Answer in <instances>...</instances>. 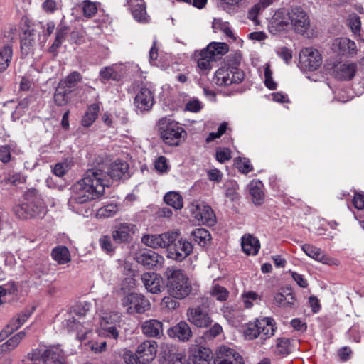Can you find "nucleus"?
Returning <instances> with one entry per match:
<instances>
[{
    "mask_svg": "<svg viewBox=\"0 0 364 364\" xmlns=\"http://www.w3.org/2000/svg\"><path fill=\"white\" fill-rule=\"evenodd\" d=\"M228 50L229 46L225 43H209L198 55V67L203 73H208L212 69V63L220 59Z\"/></svg>",
    "mask_w": 364,
    "mask_h": 364,
    "instance_id": "obj_3",
    "label": "nucleus"
},
{
    "mask_svg": "<svg viewBox=\"0 0 364 364\" xmlns=\"http://www.w3.org/2000/svg\"><path fill=\"white\" fill-rule=\"evenodd\" d=\"M288 10L284 9L277 11L269 22L268 28L271 33L277 35L289 27Z\"/></svg>",
    "mask_w": 364,
    "mask_h": 364,
    "instance_id": "obj_13",
    "label": "nucleus"
},
{
    "mask_svg": "<svg viewBox=\"0 0 364 364\" xmlns=\"http://www.w3.org/2000/svg\"><path fill=\"white\" fill-rule=\"evenodd\" d=\"M82 75L77 71H73L64 79L60 80L58 84L64 87L65 89L72 90V89H73L77 85V83L82 81Z\"/></svg>",
    "mask_w": 364,
    "mask_h": 364,
    "instance_id": "obj_43",
    "label": "nucleus"
},
{
    "mask_svg": "<svg viewBox=\"0 0 364 364\" xmlns=\"http://www.w3.org/2000/svg\"><path fill=\"white\" fill-rule=\"evenodd\" d=\"M300 62L309 70H316L321 64V55L319 52L313 48H306L301 50Z\"/></svg>",
    "mask_w": 364,
    "mask_h": 364,
    "instance_id": "obj_16",
    "label": "nucleus"
},
{
    "mask_svg": "<svg viewBox=\"0 0 364 364\" xmlns=\"http://www.w3.org/2000/svg\"><path fill=\"white\" fill-rule=\"evenodd\" d=\"M260 247L259 242L257 238L252 235H245L242 239V248L247 255L257 254Z\"/></svg>",
    "mask_w": 364,
    "mask_h": 364,
    "instance_id": "obj_36",
    "label": "nucleus"
},
{
    "mask_svg": "<svg viewBox=\"0 0 364 364\" xmlns=\"http://www.w3.org/2000/svg\"><path fill=\"white\" fill-rule=\"evenodd\" d=\"M141 280L148 291L158 294L161 291V277L154 272H146L142 274Z\"/></svg>",
    "mask_w": 364,
    "mask_h": 364,
    "instance_id": "obj_27",
    "label": "nucleus"
},
{
    "mask_svg": "<svg viewBox=\"0 0 364 364\" xmlns=\"http://www.w3.org/2000/svg\"><path fill=\"white\" fill-rule=\"evenodd\" d=\"M301 249L307 256L323 264L328 265L338 264L337 259L327 256L321 248L312 245L305 244L302 245Z\"/></svg>",
    "mask_w": 364,
    "mask_h": 364,
    "instance_id": "obj_19",
    "label": "nucleus"
},
{
    "mask_svg": "<svg viewBox=\"0 0 364 364\" xmlns=\"http://www.w3.org/2000/svg\"><path fill=\"white\" fill-rule=\"evenodd\" d=\"M51 257L58 264H65L71 260L70 251L64 245H58L54 247L51 252Z\"/></svg>",
    "mask_w": 364,
    "mask_h": 364,
    "instance_id": "obj_35",
    "label": "nucleus"
},
{
    "mask_svg": "<svg viewBox=\"0 0 364 364\" xmlns=\"http://www.w3.org/2000/svg\"><path fill=\"white\" fill-rule=\"evenodd\" d=\"M117 211V205L114 204H109L104 207L100 208L97 213L96 215L97 218H110L114 215V214Z\"/></svg>",
    "mask_w": 364,
    "mask_h": 364,
    "instance_id": "obj_50",
    "label": "nucleus"
},
{
    "mask_svg": "<svg viewBox=\"0 0 364 364\" xmlns=\"http://www.w3.org/2000/svg\"><path fill=\"white\" fill-rule=\"evenodd\" d=\"M158 345L154 341H145L136 350V357L139 363H147L152 361L156 355Z\"/></svg>",
    "mask_w": 364,
    "mask_h": 364,
    "instance_id": "obj_14",
    "label": "nucleus"
},
{
    "mask_svg": "<svg viewBox=\"0 0 364 364\" xmlns=\"http://www.w3.org/2000/svg\"><path fill=\"white\" fill-rule=\"evenodd\" d=\"M203 107V103L200 101L198 99H193L186 104L185 110L191 112H198L202 109Z\"/></svg>",
    "mask_w": 364,
    "mask_h": 364,
    "instance_id": "obj_57",
    "label": "nucleus"
},
{
    "mask_svg": "<svg viewBox=\"0 0 364 364\" xmlns=\"http://www.w3.org/2000/svg\"><path fill=\"white\" fill-rule=\"evenodd\" d=\"M104 172L107 176L109 185V178L116 181L127 178L129 176V165L126 161L117 159L109 165L107 172Z\"/></svg>",
    "mask_w": 364,
    "mask_h": 364,
    "instance_id": "obj_17",
    "label": "nucleus"
},
{
    "mask_svg": "<svg viewBox=\"0 0 364 364\" xmlns=\"http://www.w3.org/2000/svg\"><path fill=\"white\" fill-rule=\"evenodd\" d=\"M178 242L179 245L178 246L177 244L173 242L169 243L166 247L167 248V257L168 258L175 259V260H181V251H182V246L181 245V240H178Z\"/></svg>",
    "mask_w": 364,
    "mask_h": 364,
    "instance_id": "obj_48",
    "label": "nucleus"
},
{
    "mask_svg": "<svg viewBox=\"0 0 364 364\" xmlns=\"http://www.w3.org/2000/svg\"><path fill=\"white\" fill-rule=\"evenodd\" d=\"M99 5L100 3L90 0H84L80 3L79 6L82 9L84 16L92 18L97 12Z\"/></svg>",
    "mask_w": 364,
    "mask_h": 364,
    "instance_id": "obj_45",
    "label": "nucleus"
},
{
    "mask_svg": "<svg viewBox=\"0 0 364 364\" xmlns=\"http://www.w3.org/2000/svg\"><path fill=\"white\" fill-rule=\"evenodd\" d=\"M178 299H182V295L178 298H176L172 296L164 297L163 299V303L168 309L173 310L180 306Z\"/></svg>",
    "mask_w": 364,
    "mask_h": 364,
    "instance_id": "obj_60",
    "label": "nucleus"
},
{
    "mask_svg": "<svg viewBox=\"0 0 364 364\" xmlns=\"http://www.w3.org/2000/svg\"><path fill=\"white\" fill-rule=\"evenodd\" d=\"M134 104L141 112L149 111L154 105L153 92L146 87H141L134 98Z\"/></svg>",
    "mask_w": 364,
    "mask_h": 364,
    "instance_id": "obj_23",
    "label": "nucleus"
},
{
    "mask_svg": "<svg viewBox=\"0 0 364 364\" xmlns=\"http://www.w3.org/2000/svg\"><path fill=\"white\" fill-rule=\"evenodd\" d=\"M105 186H108V179L104 171L99 168L88 169L81 179L72 185L68 206L75 209L77 205L100 198L105 193Z\"/></svg>",
    "mask_w": 364,
    "mask_h": 364,
    "instance_id": "obj_1",
    "label": "nucleus"
},
{
    "mask_svg": "<svg viewBox=\"0 0 364 364\" xmlns=\"http://www.w3.org/2000/svg\"><path fill=\"white\" fill-rule=\"evenodd\" d=\"M71 92V90L65 89L60 84H58L53 96L55 104L57 106H64L67 105L70 101L69 95Z\"/></svg>",
    "mask_w": 364,
    "mask_h": 364,
    "instance_id": "obj_40",
    "label": "nucleus"
},
{
    "mask_svg": "<svg viewBox=\"0 0 364 364\" xmlns=\"http://www.w3.org/2000/svg\"><path fill=\"white\" fill-rule=\"evenodd\" d=\"M245 78V73L235 68L221 67L216 70L214 82L220 87H228L240 83Z\"/></svg>",
    "mask_w": 364,
    "mask_h": 364,
    "instance_id": "obj_6",
    "label": "nucleus"
},
{
    "mask_svg": "<svg viewBox=\"0 0 364 364\" xmlns=\"http://www.w3.org/2000/svg\"><path fill=\"white\" fill-rule=\"evenodd\" d=\"M277 329L274 318L262 317L247 323L243 333L246 340L251 341L258 338L257 346L261 347L267 340L274 336Z\"/></svg>",
    "mask_w": 364,
    "mask_h": 364,
    "instance_id": "obj_2",
    "label": "nucleus"
},
{
    "mask_svg": "<svg viewBox=\"0 0 364 364\" xmlns=\"http://www.w3.org/2000/svg\"><path fill=\"white\" fill-rule=\"evenodd\" d=\"M72 167V161L65 159L63 161L55 164L52 167L53 173L60 178L63 177Z\"/></svg>",
    "mask_w": 364,
    "mask_h": 364,
    "instance_id": "obj_47",
    "label": "nucleus"
},
{
    "mask_svg": "<svg viewBox=\"0 0 364 364\" xmlns=\"http://www.w3.org/2000/svg\"><path fill=\"white\" fill-rule=\"evenodd\" d=\"M234 164L242 173L247 174L253 170L250 161L247 158H235Z\"/></svg>",
    "mask_w": 364,
    "mask_h": 364,
    "instance_id": "obj_49",
    "label": "nucleus"
},
{
    "mask_svg": "<svg viewBox=\"0 0 364 364\" xmlns=\"http://www.w3.org/2000/svg\"><path fill=\"white\" fill-rule=\"evenodd\" d=\"M44 364H65L63 352L57 347L46 349L43 358Z\"/></svg>",
    "mask_w": 364,
    "mask_h": 364,
    "instance_id": "obj_33",
    "label": "nucleus"
},
{
    "mask_svg": "<svg viewBox=\"0 0 364 364\" xmlns=\"http://www.w3.org/2000/svg\"><path fill=\"white\" fill-rule=\"evenodd\" d=\"M274 303L279 307L284 309H292L295 307L296 299L291 289H282L281 291L275 294Z\"/></svg>",
    "mask_w": 364,
    "mask_h": 364,
    "instance_id": "obj_25",
    "label": "nucleus"
},
{
    "mask_svg": "<svg viewBox=\"0 0 364 364\" xmlns=\"http://www.w3.org/2000/svg\"><path fill=\"white\" fill-rule=\"evenodd\" d=\"M199 291V284L195 279L183 276V298L189 295H198Z\"/></svg>",
    "mask_w": 364,
    "mask_h": 364,
    "instance_id": "obj_44",
    "label": "nucleus"
},
{
    "mask_svg": "<svg viewBox=\"0 0 364 364\" xmlns=\"http://www.w3.org/2000/svg\"><path fill=\"white\" fill-rule=\"evenodd\" d=\"M86 311L85 310L79 309L78 311L75 310L68 316V318L65 320L64 326H66L70 331H77L82 332V328L86 323L84 321ZM86 332L85 331V333Z\"/></svg>",
    "mask_w": 364,
    "mask_h": 364,
    "instance_id": "obj_26",
    "label": "nucleus"
},
{
    "mask_svg": "<svg viewBox=\"0 0 364 364\" xmlns=\"http://www.w3.org/2000/svg\"><path fill=\"white\" fill-rule=\"evenodd\" d=\"M99 112L100 105L98 104L94 103L90 105L82 119V125L85 127L91 126L97 119Z\"/></svg>",
    "mask_w": 364,
    "mask_h": 364,
    "instance_id": "obj_39",
    "label": "nucleus"
},
{
    "mask_svg": "<svg viewBox=\"0 0 364 364\" xmlns=\"http://www.w3.org/2000/svg\"><path fill=\"white\" fill-rule=\"evenodd\" d=\"M135 225L132 223H121L112 231V236L117 243L127 242L132 239V235L136 232Z\"/></svg>",
    "mask_w": 364,
    "mask_h": 364,
    "instance_id": "obj_22",
    "label": "nucleus"
},
{
    "mask_svg": "<svg viewBox=\"0 0 364 364\" xmlns=\"http://www.w3.org/2000/svg\"><path fill=\"white\" fill-rule=\"evenodd\" d=\"M154 167L157 171L161 173L167 172L168 167L166 157L163 156L158 157L155 160Z\"/></svg>",
    "mask_w": 364,
    "mask_h": 364,
    "instance_id": "obj_59",
    "label": "nucleus"
},
{
    "mask_svg": "<svg viewBox=\"0 0 364 364\" xmlns=\"http://www.w3.org/2000/svg\"><path fill=\"white\" fill-rule=\"evenodd\" d=\"M241 60V54L240 53H235L228 56L224 67L235 68L236 69H239L238 66L240 65Z\"/></svg>",
    "mask_w": 364,
    "mask_h": 364,
    "instance_id": "obj_54",
    "label": "nucleus"
},
{
    "mask_svg": "<svg viewBox=\"0 0 364 364\" xmlns=\"http://www.w3.org/2000/svg\"><path fill=\"white\" fill-rule=\"evenodd\" d=\"M128 5L136 21L140 23H147L149 21V16L144 0H129Z\"/></svg>",
    "mask_w": 364,
    "mask_h": 364,
    "instance_id": "obj_28",
    "label": "nucleus"
},
{
    "mask_svg": "<svg viewBox=\"0 0 364 364\" xmlns=\"http://www.w3.org/2000/svg\"><path fill=\"white\" fill-rule=\"evenodd\" d=\"M187 316L191 323L199 328L207 327L212 322L208 311L200 306L189 309Z\"/></svg>",
    "mask_w": 364,
    "mask_h": 364,
    "instance_id": "obj_18",
    "label": "nucleus"
},
{
    "mask_svg": "<svg viewBox=\"0 0 364 364\" xmlns=\"http://www.w3.org/2000/svg\"><path fill=\"white\" fill-rule=\"evenodd\" d=\"M212 351L210 348L195 346L191 348L189 364H210Z\"/></svg>",
    "mask_w": 364,
    "mask_h": 364,
    "instance_id": "obj_24",
    "label": "nucleus"
},
{
    "mask_svg": "<svg viewBox=\"0 0 364 364\" xmlns=\"http://www.w3.org/2000/svg\"><path fill=\"white\" fill-rule=\"evenodd\" d=\"M142 333L148 337H158L163 333V325L156 319H149L141 324Z\"/></svg>",
    "mask_w": 364,
    "mask_h": 364,
    "instance_id": "obj_31",
    "label": "nucleus"
},
{
    "mask_svg": "<svg viewBox=\"0 0 364 364\" xmlns=\"http://www.w3.org/2000/svg\"><path fill=\"white\" fill-rule=\"evenodd\" d=\"M164 200L167 205L172 206L176 210L182 208V198L178 192L170 191L167 193L164 196Z\"/></svg>",
    "mask_w": 364,
    "mask_h": 364,
    "instance_id": "obj_46",
    "label": "nucleus"
},
{
    "mask_svg": "<svg viewBox=\"0 0 364 364\" xmlns=\"http://www.w3.org/2000/svg\"><path fill=\"white\" fill-rule=\"evenodd\" d=\"M136 259L139 264H141L149 269H154L158 266L161 267L164 262V259L162 256L151 250L136 255Z\"/></svg>",
    "mask_w": 364,
    "mask_h": 364,
    "instance_id": "obj_20",
    "label": "nucleus"
},
{
    "mask_svg": "<svg viewBox=\"0 0 364 364\" xmlns=\"http://www.w3.org/2000/svg\"><path fill=\"white\" fill-rule=\"evenodd\" d=\"M348 23L354 34L359 33L360 31V19L357 14H351L348 16Z\"/></svg>",
    "mask_w": 364,
    "mask_h": 364,
    "instance_id": "obj_53",
    "label": "nucleus"
},
{
    "mask_svg": "<svg viewBox=\"0 0 364 364\" xmlns=\"http://www.w3.org/2000/svg\"><path fill=\"white\" fill-rule=\"evenodd\" d=\"M272 349L275 355L284 357L292 353L294 347L289 338L282 337L276 339Z\"/></svg>",
    "mask_w": 364,
    "mask_h": 364,
    "instance_id": "obj_32",
    "label": "nucleus"
},
{
    "mask_svg": "<svg viewBox=\"0 0 364 364\" xmlns=\"http://www.w3.org/2000/svg\"><path fill=\"white\" fill-rule=\"evenodd\" d=\"M65 36L66 32L65 28H58L55 39L50 48L55 50L59 48L63 42Z\"/></svg>",
    "mask_w": 364,
    "mask_h": 364,
    "instance_id": "obj_62",
    "label": "nucleus"
},
{
    "mask_svg": "<svg viewBox=\"0 0 364 364\" xmlns=\"http://www.w3.org/2000/svg\"><path fill=\"white\" fill-rule=\"evenodd\" d=\"M228 127L227 122H223L218 127L216 132H210L206 138L207 142H210L215 139L220 138L226 131Z\"/></svg>",
    "mask_w": 364,
    "mask_h": 364,
    "instance_id": "obj_61",
    "label": "nucleus"
},
{
    "mask_svg": "<svg viewBox=\"0 0 364 364\" xmlns=\"http://www.w3.org/2000/svg\"><path fill=\"white\" fill-rule=\"evenodd\" d=\"M168 336L176 340L181 341L182 338V321L168 330Z\"/></svg>",
    "mask_w": 364,
    "mask_h": 364,
    "instance_id": "obj_58",
    "label": "nucleus"
},
{
    "mask_svg": "<svg viewBox=\"0 0 364 364\" xmlns=\"http://www.w3.org/2000/svg\"><path fill=\"white\" fill-rule=\"evenodd\" d=\"M15 31V29L11 28L4 33L3 41L6 45L0 48V73L5 71L11 62L13 50L10 43L13 41Z\"/></svg>",
    "mask_w": 364,
    "mask_h": 364,
    "instance_id": "obj_11",
    "label": "nucleus"
},
{
    "mask_svg": "<svg viewBox=\"0 0 364 364\" xmlns=\"http://www.w3.org/2000/svg\"><path fill=\"white\" fill-rule=\"evenodd\" d=\"M14 210L17 217L23 220L40 216L44 213L43 207L33 201L17 205Z\"/></svg>",
    "mask_w": 364,
    "mask_h": 364,
    "instance_id": "obj_15",
    "label": "nucleus"
},
{
    "mask_svg": "<svg viewBox=\"0 0 364 364\" xmlns=\"http://www.w3.org/2000/svg\"><path fill=\"white\" fill-rule=\"evenodd\" d=\"M264 185L259 180H253L249 184V191L255 205H261L264 200Z\"/></svg>",
    "mask_w": 364,
    "mask_h": 364,
    "instance_id": "obj_34",
    "label": "nucleus"
},
{
    "mask_svg": "<svg viewBox=\"0 0 364 364\" xmlns=\"http://www.w3.org/2000/svg\"><path fill=\"white\" fill-rule=\"evenodd\" d=\"M210 293L213 296L220 301H225L228 297V291L227 289L218 284H215L213 287Z\"/></svg>",
    "mask_w": 364,
    "mask_h": 364,
    "instance_id": "obj_51",
    "label": "nucleus"
},
{
    "mask_svg": "<svg viewBox=\"0 0 364 364\" xmlns=\"http://www.w3.org/2000/svg\"><path fill=\"white\" fill-rule=\"evenodd\" d=\"M216 159L220 163H224L231 159V151L228 148L219 149L216 151Z\"/></svg>",
    "mask_w": 364,
    "mask_h": 364,
    "instance_id": "obj_56",
    "label": "nucleus"
},
{
    "mask_svg": "<svg viewBox=\"0 0 364 364\" xmlns=\"http://www.w3.org/2000/svg\"><path fill=\"white\" fill-rule=\"evenodd\" d=\"M165 275L170 296L180 297L182 295V271L171 267L166 269Z\"/></svg>",
    "mask_w": 364,
    "mask_h": 364,
    "instance_id": "obj_10",
    "label": "nucleus"
},
{
    "mask_svg": "<svg viewBox=\"0 0 364 364\" xmlns=\"http://www.w3.org/2000/svg\"><path fill=\"white\" fill-rule=\"evenodd\" d=\"M30 312H23L12 318L6 328L0 333V341L5 339L9 335L18 330L29 318Z\"/></svg>",
    "mask_w": 364,
    "mask_h": 364,
    "instance_id": "obj_30",
    "label": "nucleus"
},
{
    "mask_svg": "<svg viewBox=\"0 0 364 364\" xmlns=\"http://www.w3.org/2000/svg\"><path fill=\"white\" fill-rule=\"evenodd\" d=\"M122 304L127 308L130 314H143L150 309L149 301L141 294L136 293L129 294L122 299Z\"/></svg>",
    "mask_w": 364,
    "mask_h": 364,
    "instance_id": "obj_8",
    "label": "nucleus"
},
{
    "mask_svg": "<svg viewBox=\"0 0 364 364\" xmlns=\"http://www.w3.org/2000/svg\"><path fill=\"white\" fill-rule=\"evenodd\" d=\"M191 238L200 246L204 247L211 240V235L206 229L199 228L191 232Z\"/></svg>",
    "mask_w": 364,
    "mask_h": 364,
    "instance_id": "obj_38",
    "label": "nucleus"
},
{
    "mask_svg": "<svg viewBox=\"0 0 364 364\" xmlns=\"http://www.w3.org/2000/svg\"><path fill=\"white\" fill-rule=\"evenodd\" d=\"M122 75L116 65L104 67L100 71V80L102 83H106L110 80L119 81Z\"/></svg>",
    "mask_w": 364,
    "mask_h": 364,
    "instance_id": "obj_37",
    "label": "nucleus"
},
{
    "mask_svg": "<svg viewBox=\"0 0 364 364\" xmlns=\"http://www.w3.org/2000/svg\"><path fill=\"white\" fill-rule=\"evenodd\" d=\"M243 0H220V7L228 13L233 11Z\"/></svg>",
    "mask_w": 364,
    "mask_h": 364,
    "instance_id": "obj_55",
    "label": "nucleus"
},
{
    "mask_svg": "<svg viewBox=\"0 0 364 364\" xmlns=\"http://www.w3.org/2000/svg\"><path fill=\"white\" fill-rule=\"evenodd\" d=\"M178 235V233L175 232L160 235H146L142 237L141 242L152 248L166 247L169 243L175 241Z\"/></svg>",
    "mask_w": 364,
    "mask_h": 364,
    "instance_id": "obj_12",
    "label": "nucleus"
},
{
    "mask_svg": "<svg viewBox=\"0 0 364 364\" xmlns=\"http://www.w3.org/2000/svg\"><path fill=\"white\" fill-rule=\"evenodd\" d=\"M242 299L245 307L249 309L253 306L252 301L260 299V296L257 293L249 291L242 294Z\"/></svg>",
    "mask_w": 364,
    "mask_h": 364,
    "instance_id": "obj_52",
    "label": "nucleus"
},
{
    "mask_svg": "<svg viewBox=\"0 0 364 364\" xmlns=\"http://www.w3.org/2000/svg\"><path fill=\"white\" fill-rule=\"evenodd\" d=\"M358 65L355 63H346L338 65L334 70V76L341 80H352L357 72Z\"/></svg>",
    "mask_w": 364,
    "mask_h": 364,
    "instance_id": "obj_29",
    "label": "nucleus"
},
{
    "mask_svg": "<svg viewBox=\"0 0 364 364\" xmlns=\"http://www.w3.org/2000/svg\"><path fill=\"white\" fill-rule=\"evenodd\" d=\"M353 203L356 209H364V193L355 192L353 199Z\"/></svg>",
    "mask_w": 364,
    "mask_h": 364,
    "instance_id": "obj_64",
    "label": "nucleus"
},
{
    "mask_svg": "<svg viewBox=\"0 0 364 364\" xmlns=\"http://www.w3.org/2000/svg\"><path fill=\"white\" fill-rule=\"evenodd\" d=\"M187 209L192 221L199 225L211 227L217 223L216 215L213 210L205 202L193 200L188 205Z\"/></svg>",
    "mask_w": 364,
    "mask_h": 364,
    "instance_id": "obj_4",
    "label": "nucleus"
},
{
    "mask_svg": "<svg viewBox=\"0 0 364 364\" xmlns=\"http://www.w3.org/2000/svg\"><path fill=\"white\" fill-rule=\"evenodd\" d=\"M46 353V350L41 348L33 349L28 354V358L31 360H41L43 363V358Z\"/></svg>",
    "mask_w": 364,
    "mask_h": 364,
    "instance_id": "obj_63",
    "label": "nucleus"
},
{
    "mask_svg": "<svg viewBox=\"0 0 364 364\" xmlns=\"http://www.w3.org/2000/svg\"><path fill=\"white\" fill-rule=\"evenodd\" d=\"M289 27L295 33L304 35L310 28L311 21L307 13L299 6L291 7L288 10Z\"/></svg>",
    "mask_w": 364,
    "mask_h": 364,
    "instance_id": "obj_7",
    "label": "nucleus"
},
{
    "mask_svg": "<svg viewBox=\"0 0 364 364\" xmlns=\"http://www.w3.org/2000/svg\"><path fill=\"white\" fill-rule=\"evenodd\" d=\"M157 126L160 138L166 144H179L182 129L178 122L164 117L159 119Z\"/></svg>",
    "mask_w": 364,
    "mask_h": 364,
    "instance_id": "obj_5",
    "label": "nucleus"
},
{
    "mask_svg": "<svg viewBox=\"0 0 364 364\" xmlns=\"http://www.w3.org/2000/svg\"><path fill=\"white\" fill-rule=\"evenodd\" d=\"M26 332L24 331H20L6 342L0 346V349L2 352H9L15 349L21 341L25 338Z\"/></svg>",
    "mask_w": 364,
    "mask_h": 364,
    "instance_id": "obj_42",
    "label": "nucleus"
},
{
    "mask_svg": "<svg viewBox=\"0 0 364 364\" xmlns=\"http://www.w3.org/2000/svg\"><path fill=\"white\" fill-rule=\"evenodd\" d=\"M334 52L341 55L353 56L357 53L355 43L347 38H338L332 44Z\"/></svg>",
    "mask_w": 364,
    "mask_h": 364,
    "instance_id": "obj_21",
    "label": "nucleus"
},
{
    "mask_svg": "<svg viewBox=\"0 0 364 364\" xmlns=\"http://www.w3.org/2000/svg\"><path fill=\"white\" fill-rule=\"evenodd\" d=\"M214 364H243L242 356L233 348L221 346L215 353Z\"/></svg>",
    "mask_w": 364,
    "mask_h": 364,
    "instance_id": "obj_9",
    "label": "nucleus"
},
{
    "mask_svg": "<svg viewBox=\"0 0 364 364\" xmlns=\"http://www.w3.org/2000/svg\"><path fill=\"white\" fill-rule=\"evenodd\" d=\"M36 43V34L34 30L27 29L23 32L21 40V50L28 53Z\"/></svg>",
    "mask_w": 364,
    "mask_h": 364,
    "instance_id": "obj_41",
    "label": "nucleus"
}]
</instances>
